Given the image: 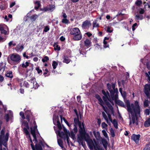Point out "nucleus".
I'll return each mask as SVG.
<instances>
[{"mask_svg": "<svg viewBox=\"0 0 150 150\" xmlns=\"http://www.w3.org/2000/svg\"><path fill=\"white\" fill-rule=\"evenodd\" d=\"M7 7V5L5 2H1L0 4V9L1 11L6 9Z\"/></svg>", "mask_w": 150, "mask_h": 150, "instance_id": "20", "label": "nucleus"}, {"mask_svg": "<svg viewBox=\"0 0 150 150\" xmlns=\"http://www.w3.org/2000/svg\"><path fill=\"white\" fill-rule=\"evenodd\" d=\"M60 118H61V122H62V119L64 121V122L69 127H70L71 126V125H72V124H70L69 123V122L66 119L63 117V118H62V115H60Z\"/></svg>", "mask_w": 150, "mask_h": 150, "instance_id": "25", "label": "nucleus"}, {"mask_svg": "<svg viewBox=\"0 0 150 150\" xmlns=\"http://www.w3.org/2000/svg\"><path fill=\"white\" fill-rule=\"evenodd\" d=\"M23 124L24 126L26 127L28 129H29L30 127L28 122L24 120L23 122Z\"/></svg>", "mask_w": 150, "mask_h": 150, "instance_id": "43", "label": "nucleus"}, {"mask_svg": "<svg viewBox=\"0 0 150 150\" xmlns=\"http://www.w3.org/2000/svg\"><path fill=\"white\" fill-rule=\"evenodd\" d=\"M63 57L64 60L63 61V62L67 64L70 62L71 60L69 59V57L67 55H64Z\"/></svg>", "mask_w": 150, "mask_h": 150, "instance_id": "17", "label": "nucleus"}, {"mask_svg": "<svg viewBox=\"0 0 150 150\" xmlns=\"http://www.w3.org/2000/svg\"><path fill=\"white\" fill-rule=\"evenodd\" d=\"M127 100H125L124 101H125V103H126L125 102H126V101ZM115 102L119 106H120L121 107H123V108H126V107L127 108V104H126V105H125L124 104V103H123V102L122 101H121L120 100H115Z\"/></svg>", "mask_w": 150, "mask_h": 150, "instance_id": "11", "label": "nucleus"}, {"mask_svg": "<svg viewBox=\"0 0 150 150\" xmlns=\"http://www.w3.org/2000/svg\"><path fill=\"white\" fill-rule=\"evenodd\" d=\"M22 83L21 82L20 84V86L21 87L24 86L27 88H30V83H29L26 81H24L23 84H22Z\"/></svg>", "mask_w": 150, "mask_h": 150, "instance_id": "15", "label": "nucleus"}, {"mask_svg": "<svg viewBox=\"0 0 150 150\" xmlns=\"http://www.w3.org/2000/svg\"><path fill=\"white\" fill-rule=\"evenodd\" d=\"M102 127L103 128H104L108 127V125L105 122H103L101 124Z\"/></svg>", "mask_w": 150, "mask_h": 150, "instance_id": "64", "label": "nucleus"}, {"mask_svg": "<svg viewBox=\"0 0 150 150\" xmlns=\"http://www.w3.org/2000/svg\"><path fill=\"white\" fill-rule=\"evenodd\" d=\"M97 20H95L93 23V28L97 27L98 28L99 27V24L97 23Z\"/></svg>", "mask_w": 150, "mask_h": 150, "instance_id": "35", "label": "nucleus"}, {"mask_svg": "<svg viewBox=\"0 0 150 150\" xmlns=\"http://www.w3.org/2000/svg\"><path fill=\"white\" fill-rule=\"evenodd\" d=\"M0 31V33L1 34H4L5 35H6L7 34V31L4 30V29H3L2 30H1Z\"/></svg>", "mask_w": 150, "mask_h": 150, "instance_id": "61", "label": "nucleus"}, {"mask_svg": "<svg viewBox=\"0 0 150 150\" xmlns=\"http://www.w3.org/2000/svg\"><path fill=\"white\" fill-rule=\"evenodd\" d=\"M150 108L149 109H146L144 110V113L146 115H149L150 113Z\"/></svg>", "mask_w": 150, "mask_h": 150, "instance_id": "55", "label": "nucleus"}, {"mask_svg": "<svg viewBox=\"0 0 150 150\" xmlns=\"http://www.w3.org/2000/svg\"><path fill=\"white\" fill-rule=\"evenodd\" d=\"M78 125L79 127V131H81V130H84L85 129V124L83 122H82L81 123V122L80 121L78 124Z\"/></svg>", "mask_w": 150, "mask_h": 150, "instance_id": "19", "label": "nucleus"}, {"mask_svg": "<svg viewBox=\"0 0 150 150\" xmlns=\"http://www.w3.org/2000/svg\"><path fill=\"white\" fill-rule=\"evenodd\" d=\"M53 122L54 124L57 126L59 130H58L57 131L58 135L61 137H64L65 135L64 133L63 132H60V130L62 129V127L60 123L58 115L54 116L53 117Z\"/></svg>", "mask_w": 150, "mask_h": 150, "instance_id": "4", "label": "nucleus"}, {"mask_svg": "<svg viewBox=\"0 0 150 150\" xmlns=\"http://www.w3.org/2000/svg\"><path fill=\"white\" fill-rule=\"evenodd\" d=\"M140 137V134L136 135L134 134H133L131 137L132 139L137 144L139 143Z\"/></svg>", "mask_w": 150, "mask_h": 150, "instance_id": "12", "label": "nucleus"}, {"mask_svg": "<svg viewBox=\"0 0 150 150\" xmlns=\"http://www.w3.org/2000/svg\"><path fill=\"white\" fill-rule=\"evenodd\" d=\"M102 132L103 133V135L105 137L108 138V137L107 133L106 132L105 130H103L102 131Z\"/></svg>", "mask_w": 150, "mask_h": 150, "instance_id": "62", "label": "nucleus"}, {"mask_svg": "<svg viewBox=\"0 0 150 150\" xmlns=\"http://www.w3.org/2000/svg\"><path fill=\"white\" fill-rule=\"evenodd\" d=\"M79 120V118H77L75 117L74 119V125H77L78 124L79 122H80Z\"/></svg>", "mask_w": 150, "mask_h": 150, "instance_id": "49", "label": "nucleus"}, {"mask_svg": "<svg viewBox=\"0 0 150 150\" xmlns=\"http://www.w3.org/2000/svg\"><path fill=\"white\" fill-rule=\"evenodd\" d=\"M86 142H87L88 146L90 149H92L94 148L95 150H97L95 146L94 143L92 140L90 138H88Z\"/></svg>", "mask_w": 150, "mask_h": 150, "instance_id": "9", "label": "nucleus"}, {"mask_svg": "<svg viewBox=\"0 0 150 150\" xmlns=\"http://www.w3.org/2000/svg\"><path fill=\"white\" fill-rule=\"evenodd\" d=\"M4 119L6 120V122H8L9 119V116L8 114H5L4 116Z\"/></svg>", "mask_w": 150, "mask_h": 150, "instance_id": "51", "label": "nucleus"}, {"mask_svg": "<svg viewBox=\"0 0 150 150\" xmlns=\"http://www.w3.org/2000/svg\"><path fill=\"white\" fill-rule=\"evenodd\" d=\"M142 4V1L141 0H137L135 3V4L137 6H140Z\"/></svg>", "mask_w": 150, "mask_h": 150, "instance_id": "44", "label": "nucleus"}, {"mask_svg": "<svg viewBox=\"0 0 150 150\" xmlns=\"http://www.w3.org/2000/svg\"><path fill=\"white\" fill-rule=\"evenodd\" d=\"M101 142L105 149H107L108 143L106 140L104 139H102L101 140Z\"/></svg>", "mask_w": 150, "mask_h": 150, "instance_id": "24", "label": "nucleus"}, {"mask_svg": "<svg viewBox=\"0 0 150 150\" xmlns=\"http://www.w3.org/2000/svg\"><path fill=\"white\" fill-rule=\"evenodd\" d=\"M58 65V63L55 61H53L52 62V66L54 69H55L56 68Z\"/></svg>", "mask_w": 150, "mask_h": 150, "instance_id": "41", "label": "nucleus"}, {"mask_svg": "<svg viewBox=\"0 0 150 150\" xmlns=\"http://www.w3.org/2000/svg\"><path fill=\"white\" fill-rule=\"evenodd\" d=\"M91 25L90 21L86 20L83 22L82 27L83 29H86L89 28Z\"/></svg>", "mask_w": 150, "mask_h": 150, "instance_id": "10", "label": "nucleus"}, {"mask_svg": "<svg viewBox=\"0 0 150 150\" xmlns=\"http://www.w3.org/2000/svg\"><path fill=\"white\" fill-rule=\"evenodd\" d=\"M80 31L79 28H71L70 30V34L71 35H74Z\"/></svg>", "mask_w": 150, "mask_h": 150, "instance_id": "13", "label": "nucleus"}, {"mask_svg": "<svg viewBox=\"0 0 150 150\" xmlns=\"http://www.w3.org/2000/svg\"><path fill=\"white\" fill-rule=\"evenodd\" d=\"M25 114L26 115V118L27 121L29 123L30 125H34L33 128L31 126L30 127L31 134L33 136H36L35 131L37 129V126L36 125L34 117L32 113L29 110H26Z\"/></svg>", "mask_w": 150, "mask_h": 150, "instance_id": "2", "label": "nucleus"}, {"mask_svg": "<svg viewBox=\"0 0 150 150\" xmlns=\"http://www.w3.org/2000/svg\"><path fill=\"white\" fill-rule=\"evenodd\" d=\"M38 17V16L36 14H34L30 17V18L32 22H33L35 21L36 19H37Z\"/></svg>", "mask_w": 150, "mask_h": 150, "instance_id": "26", "label": "nucleus"}, {"mask_svg": "<svg viewBox=\"0 0 150 150\" xmlns=\"http://www.w3.org/2000/svg\"><path fill=\"white\" fill-rule=\"evenodd\" d=\"M121 94L124 99L126 98L127 96V93L126 91H123V92H122V94Z\"/></svg>", "mask_w": 150, "mask_h": 150, "instance_id": "58", "label": "nucleus"}, {"mask_svg": "<svg viewBox=\"0 0 150 150\" xmlns=\"http://www.w3.org/2000/svg\"><path fill=\"white\" fill-rule=\"evenodd\" d=\"M69 135L70 137L73 139L75 138V135L72 130L70 131Z\"/></svg>", "mask_w": 150, "mask_h": 150, "instance_id": "36", "label": "nucleus"}, {"mask_svg": "<svg viewBox=\"0 0 150 150\" xmlns=\"http://www.w3.org/2000/svg\"><path fill=\"white\" fill-rule=\"evenodd\" d=\"M74 127L73 130L74 132L76 134L78 132V129L77 127V125H74Z\"/></svg>", "mask_w": 150, "mask_h": 150, "instance_id": "57", "label": "nucleus"}, {"mask_svg": "<svg viewBox=\"0 0 150 150\" xmlns=\"http://www.w3.org/2000/svg\"><path fill=\"white\" fill-rule=\"evenodd\" d=\"M107 88L109 91H110L111 90H112L111 89L112 86L109 83H108L107 84Z\"/></svg>", "mask_w": 150, "mask_h": 150, "instance_id": "59", "label": "nucleus"}, {"mask_svg": "<svg viewBox=\"0 0 150 150\" xmlns=\"http://www.w3.org/2000/svg\"><path fill=\"white\" fill-rule=\"evenodd\" d=\"M62 22L65 24H68L69 23V21L67 18L62 19Z\"/></svg>", "mask_w": 150, "mask_h": 150, "instance_id": "42", "label": "nucleus"}, {"mask_svg": "<svg viewBox=\"0 0 150 150\" xmlns=\"http://www.w3.org/2000/svg\"><path fill=\"white\" fill-rule=\"evenodd\" d=\"M20 115L21 116L22 118L23 119H26V117H25V116H24V112H22V111H21V112H20ZM26 116V115H25Z\"/></svg>", "mask_w": 150, "mask_h": 150, "instance_id": "56", "label": "nucleus"}, {"mask_svg": "<svg viewBox=\"0 0 150 150\" xmlns=\"http://www.w3.org/2000/svg\"><path fill=\"white\" fill-rule=\"evenodd\" d=\"M6 76L8 77L12 78L13 77V75L12 71H8L6 74Z\"/></svg>", "mask_w": 150, "mask_h": 150, "instance_id": "32", "label": "nucleus"}, {"mask_svg": "<svg viewBox=\"0 0 150 150\" xmlns=\"http://www.w3.org/2000/svg\"><path fill=\"white\" fill-rule=\"evenodd\" d=\"M9 136V133L8 132H7L5 135H4V136H3L1 141H8V140Z\"/></svg>", "mask_w": 150, "mask_h": 150, "instance_id": "18", "label": "nucleus"}, {"mask_svg": "<svg viewBox=\"0 0 150 150\" xmlns=\"http://www.w3.org/2000/svg\"><path fill=\"white\" fill-rule=\"evenodd\" d=\"M29 62H26L25 63V64L24 63H23L22 64V67L23 68H26L28 67L29 66Z\"/></svg>", "mask_w": 150, "mask_h": 150, "instance_id": "46", "label": "nucleus"}, {"mask_svg": "<svg viewBox=\"0 0 150 150\" xmlns=\"http://www.w3.org/2000/svg\"><path fill=\"white\" fill-rule=\"evenodd\" d=\"M0 109L2 111L4 110L5 112L7 110V108L6 106H4L2 102L0 100Z\"/></svg>", "mask_w": 150, "mask_h": 150, "instance_id": "27", "label": "nucleus"}, {"mask_svg": "<svg viewBox=\"0 0 150 150\" xmlns=\"http://www.w3.org/2000/svg\"><path fill=\"white\" fill-rule=\"evenodd\" d=\"M102 92L103 94L104 95V96H103L102 97L104 101L108 100L109 101L112 103V104H113V101L112 100L110 95H107L105 93V91L104 90H102Z\"/></svg>", "mask_w": 150, "mask_h": 150, "instance_id": "8", "label": "nucleus"}, {"mask_svg": "<svg viewBox=\"0 0 150 150\" xmlns=\"http://www.w3.org/2000/svg\"><path fill=\"white\" fill-rule=\"evenodd\" d=\"M54 49L55 50H57L58 51H59L60 49V47L58 45H56V47H54Z\"/></svg>", "mask_w": 150, "mask_h": 150, "instance_id": "63", "label": "nucleus"}, {"mask_svg": "<svg viewBox=\"0 0 150 150\" xmlns=\"http://www.w3.org/2000/svg\"><path fill=\"white\" fill-rule=\"evenodd\" d=\"M49 59V57L47 56H45L44 58L42 59V61L43 62H45L48 61Z\"/></svg>", "mask_w": 150, "mask_h": 150, "instance_id": "48", "label": "nucleus"}, {"mask_svg": "<svg viewBox=\"0 0 150 150\" xmlns=\"http://www.w3.org/2000/svg\"><path fill=\"white\" fill-rule=\"evenodd\" d=\"M10 59L12 61L14 62L17 64L19 63L21 60V57L18 54H13L10 56Z\"/></svg>", "mask_w": 150, "mask_h": 150, "instance_id": "6", "label": "nucleus"}, {"mask_svg": "<svg viewBox=\"0 0 150 150\" xmlns=\"http://www.w3.org/2000/svg\"><path fill=\"white\" fill-rule=\"evenodd\" d=\"M109 101L108 100H107L105 101H104V103L106 104V105L108 106L109 108H111L112 107V106L111 105V104L109 102Z\"/></svg>", "mask_w": 150, "mask_h": 150, "instance_id": "39", "label": "nucleus"}, {"mask_svg": "<svg viewBox=\"0 0 150 150\" xmlns=\"http://www.w3.org/2000/svg\"><path fill=\"white\" fill-rule=\"evenodd\" d=\"M135 17L136 18V19H137L139 20H142L144 18V17L143 15H140L139 14L136 15L135 16Z\"/></svg>", "mask_w": 150, "mask_h": 150, "instance_id": "37", "label": "nucleus"}, {"mask_svg": "<svg viewBox=\"0 0 150 150\" xmlns=\"http://www.w3.org/2000/svg\"><path fill=\"white\" fill-rule=\"evenodd\" d=\"M91 40L88 39H86L84 41V45L87 48L91 46Z\"/></svg>", "mask_w": 150, "mask_h": 150, "instance_id": "16", "label": "nucleus"}, {"mask_svg": "<svg viewBox=\"0 0 150 150\" xmlns=\"http://www.w3.org/2000/svg\"><path fill=\"white\" fill-rule=\"evenodd\" d=\"M125 103L127 107V110L129 114L131 115L132 123L134 124L135 123L136 125H138V116L140 115L141 112L138 101H135L134 104H130L129 100H127Z\"/></svg>", "mask_w": 150, "mask_h": 150, "instance_id": "1", "label": "nucleus"}, {"mask_svg": "<svg viewBox=\"0 0 150 150\" xmlns=\"http://www.w3.org/2000/svg\"><path fill=\"white\" fill-rule=\"evenodd\" d=\"M16 48L17 51H19L20 49L22 50L24 48V47L23 45H21L17 46Z\"/></svg>", "mask_w": 150, "mask_h": 150, "instance_id": "60", "label": "nucleus"}, {"mask_svg": "<svg viewBox=\"0 0 150 150\" xmlns=\"http://www.w3.org/2000/svg\"><path fill=\"white\" fill-rule=\"evenodd\" d=\"M112 100H116L118 99V90L117 88L115 90H111L109 91Z\"/></svg>", "mask_w": 150, "mask_h": 150, "instance_id": "5", "label": "nucleus"}, {"mask_svg": "<svg viewBox=\"0 0 150 150\" xmlns=\"http://www.w3.org/2000/svg\"><path fill=\"white\" fill-rule=\"evenodd\" d=\"M93 134L97 140L99 139L100 137V133L98 132H96L95 131H93Z\"/></svg>", "mask_w": 150, "mask_h": 150, "instance_id": "28", "label": "nucleus"}, {"mask_svg": "<svg viewBox=\"0 0 150 150\" xmlns=\"http://www.w3.org/2000/svg\"><path fill=\"white\" fill-rule=\"evenodd\" d=\"M36 70L37 71L38 73L39 74H42V71L41 69H40L39 67H36Z\"/></svg>", "mask_w": 150, "mask_h": 150, "instance_id": "50", "label": "nucleus"}, {"mask_svg": "<svg viewBox=\"0 0 150 150\" xmlns=\"http://www.w3.org/2000/svg\"><path fill=\"white\" fill-rule=\"evenodd\" d=\"M102 114L103 115V116L104 119L106 120V122L108 123V119L107 117V115H106V114L104 112H102Z\"/></svg>", "mask_w": 150, "mask_h": 150, "instance_id": "47", "label": "nucleus"}, {"mask_svg": "<svg viewBox=\"0 0 150 150\" xmlns=\"http://www.w3.org/2000/svg\"><path fill=\"white\" fill-rule=\"evenodd\" d=\"M144 126L147 127L150 126V118H149L144 123Z\"/></svg>", "mask_w": 150, "mask_h": 150, "instance_id": "29", "label": "nucleus"}, {"mask_svg": "<svg viewBox=\"0 0 150 150\" xmlns=\"http://www.w3.org/2000/svg\"><path fill=\"white\" fill-rule=\"evenodd\" d=\"M93 140L94 142V144H95V145L96 146V148L99 150V149H100V148H100V146L99 145L98 143L95 140V139H93Z\"/></svg>", "mask_w": 150, "mask_h": 150, "instance_id": "40", "label": "nucleus"}, {"mask_svg": "<svg viewBox=\"0 0 150 150\" xmlns=\"http://www.w3.org/2000/svg\"><path fill=\"white\" fill-rule=\"evenodd\" d=\"M149 101L148 100H146L144 102V107H148L149 106Z\"/></svg>", "mask_w": 150, "mask_h": 150, "instance_id": "54", "label": "nucleus"}, {"mask_svg": "<svg viewBox=\"0 0 150 150\" xmlns=\"http://www.w3.org/2000/svg\"><path fill=\"white\" fill-rule=\"evenodd\" d=\"M35 79L33 77L30 80L28 81L30 83V88L36 89L39 86V85L35 81Z\"/></svg>", "mask_w": 150, "mask_h": 150, "instance_id": "7", "label": "nucleus"}, {"mask_svg": "<svg viewBox=\"0 0 150 150\" xmlns=\"http://www.w3.org/2000/svg\"><path fill=\"white\" fill-rule=\"evenodd\" d=\"M109 38L107 37H105L103 40V44L104 45V47L105 48L108 47H109V45L107 44V42L106 41V40H109Z\"/></svg>", "mask_w": 150, "mask_h": 150, "instance_id": "22", "label": "nucleus"}, {"mask_svg": "<svg viewBox=\"0 0 150 150\" xmlns=\"http://www.w3.org/2000/svg\"><path fill=\"white\" fill-rule=\"evenodd\" d=\"M34 150H43L40 144H36L34 146Z\"/></svg>", "mask_w": 150, "mask_h": 150, "instance_id": "23", "label": "nucleus"}, {"mask_svg": "<svg viewBox=\"0 0 150 150\" xmlns=\"http://www.w3.org/2000/svg\"><path fill=\"white\" fill-rule=\"evenodd\" d=\"M111 122L113 124L114 126L116 129L118 128V123L116 119H114Z\"/></svg>", "mask_w": 150, "mask_h": 150, "instance_id": "34", "label": "nucleus"}, {"mask_svg": "<svg viewBox=\"0 0 150 150\" xmlns=\"http://www.w3.org/2000/svg\"><path fill=\"white\" fill-rule=\"evenodd\" d=\"M79 136L77 137V142L79 144H81V145L84 147L86 146L85 142H83V140L84 139L86 141H87L88 138H90V136L87 133L85 129L81 131H79Z\"/></svg>", "mask_w": 150, "mask_h": 150, "instance_id": "3", "label": "nucleus"}, {"mask_svg": "<svg viewBox=\"0 0 150 150\" xmlns=\"http://www.w3.org/2000/svg\"><path fill=\"white\" fill-rule=\"evenodd\" d=\"M58 143L59 146L62 148H63V143L61 139H59L58 140Z\"/></svg>", "mask_w": 150, "mask_h": 150, "instance_id": "45", "label": "nucleus"}, {"mask_svg": "<svg viewBox=\"0 0 150 150\" xmlns=\"http://www.w3.org/2000/svg\"><path fill=\"white\" fill-rule=\"evenodd\" d=\"M110 131L112 137H114L115 136V132L112 128H111L110 129Z\"/></svg>", "mask_w": 150, "mask_h": 150, "instance_id": "38", "label": "nucleus"}, {"mask_svg": "<svg viewBox=\"0 0 150 150\" xmlns=\"http://www.w3.org/2000/svg\"><path fill=\"white\" fill-rule=\"evenodd\" d=\"M28 129L26 127H24L23 129L24 133L26 135H30L29 132L28 131Z\"/></svg>", "mask_w": 150, "mask_h": 150, "instance_id": "52", "label": "nucleus"}, {"mask_svg": "<svg viewBox=\"0 0 150 150\" xmlns=\"http://www.w3.org/2000/svg\"><path fill=\"white\" fill-rule=\"evenodd\" d=\"M95 97L98 100L99 102V104L100 103H103V101L102 99L100 97V96L98 94H96L95 95Z\"/></svg>", "mask_w": 150, "mask_h": 150, "instance_id": "30", "label": "nucleus"}, {"mask_svg": "<svg viewBox=\"0 0 150 150\" xmlns=\"http://www.w3.org/2000/svg\"><path fill=\"white\" fill-rule=\"evenodd\" d=\"M5 129L4 127L2 128V129L1 131V134L0 135V140L2 139V137L3 136H4L5 134Z\"/></svg>", "mask_w": 150, "mask_h": 150, "instance_id": "31", "label": "nucleus"}, {"mask_svg": "<svg viewBox=\"0 0 150 150\" xmlns=\"http://www.w3.org/2000/svg\"><path fill=\"white\" fill-rule=\"evenodd\" d=\"M34 4H35L34 8L36 10H38L41 6L40 1H36L35 2Z\"/></svg>", "mask_w": 150, "mask_h": 150, "instance_id": "21", "label": "nucleus"}, {"mask_svg": "<svg viewBox=\"0 0 150 150\" xmlns=\"http://www.w3.org/2000/svg\"><path fill=\"white\" fill-rule=\"evenodd\" d=\"M50 28L49 25L46 26L44 27L43 32H47L50 30Z\"/></svg>", "mask_w": 150, "mask_h": 150, "instance_id": "53", "label": "nucleus"}, {"mask_svg": "<svg viewBox=\"0 0 150 150\" xmlns=\"http://www.w3.org/2000/svg\"><path fill=\"white\" fill-rule=\"evenodd\" d=\"M82 37V35L80 31L79 33H78L74 35L73 39L75 41L79 40L81 39Z\"/></svg>", "mask_w": 150, "mask_h": 150, "instance_id": "14", "label": "nucleus"}, {"mask_svg": "<svg viewBox=\"0 0 150 150\" xmlns=\"http://www.w3.org/2000/svg\"><path fill=\"white\" fill-rule=\"evenodd\" d=\"M48 9L49 11L52 12L55 8V6L54 4L49 5Z\"/></svg>", "mask_w": 150, "mask_h": 150, "instance_id": "33", "label": "nucleus"}]
</instances>
